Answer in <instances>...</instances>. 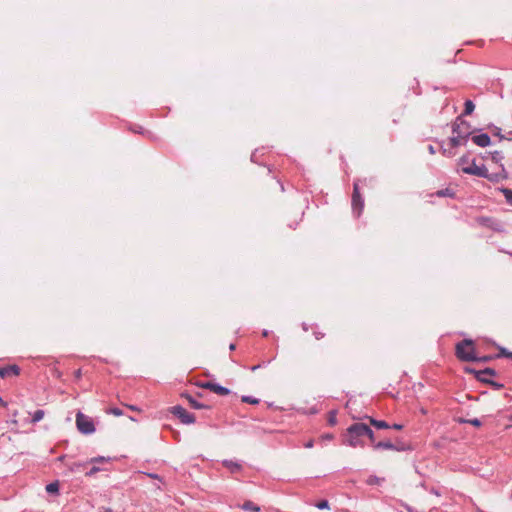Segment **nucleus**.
Listing matches in <instances>:
<instances>
[{
    "instance_id": "680f3d73",
    "label": "nucleus",
    "mask_w": 512,
    "mask_h": 512,
    "mask_svg": "<svg viewBox=\"0 0 512 512\" xmlns=\"http://www.w3.org/2000/svg\"><path fill=\"white\" fill-rule=\"evenodd\" d=\"M263 336H265V337L268 336V331H264Z\"/></svg>"
},
{
    "instance_id": "de8ad7c7",
    "label": "nucleus",
    "mask_w": 512,
    "mask_h": 512,
    "mask_svg": "<svg viewBox=\"0 0 512 512\" xmlns=\"http://www.w3.org/2000/svg\"><path fill=\"white\" fill-rule=\"evenodd\" d=\"M390 428L395 429V430H401L403 428V425L395 423L392 426L390 425Z\"/></svg>"
},
{
    "instance_id": "49530a36",
    "label": "nucleus",
    "mask_w": 512,
    "mask_h": 512,
    "mask_svg": "<svg viewBox=\"0 0 512 512\" xmlns=\"http://www.w3.org/2000/svg\"><path fill=\"white\" fill-rule=\"evenodd\" d=\"M334 438L333 434L327 433L322 436L323 440H332Z\"/></svg>"
},
{
    "instance_id": "39448f33",
    "label": "nucleus",
    "mask_w": 512,
    "mask_h": 512,
    "mask_svg": "<svg viewBox=\"0 0 512 512\" xmlns=\"http://www.w3.org/2000/svg\"><path fill=\"white\" fill-rule=\"evenodd\" d=\"M175 417L179 418L183 424H193L196 421L194 414L189 413L185 408L180 405L173 406L169 409Z\"/></svg>"
},
{
    "instance_id": "393cba45",
    "label": "nucleus",
    "mask_w": 512,
    "mask_h": 512,
    "mask_svg": "<svg viewBox=\"0 0 512 512\" xmlns=\"http://www.w3.org/2000/svg\"><path fill=\"white\" fill-rule=\"evenodd\" d=\"M44 415H45L44 410H41V409L36 410V411L33 413V415H32L31 422H32L33 424H35V423H37V422L41 421V420L43 419Z\"/></svg>"
},
{
    "instance_id": "3c124183",
    "label": "nucleus",
    "mask_w": 512,
    "mask_h": 512,
    "mask_svg": "<svg viewBox=\"0 0 512 512\" xmlns=\"http://www.w3.org/2000/svg\"><path fill=\"white\" fill-rule=\"evenodd\" d=\"M128 409L130 410H133V411H139V408L134 406V405H125Z\"/></svg>"
},
{
    "instance_id": "7c9ffc66",
    "label": "nucleus",
    "mask_w": 512,
    "mask_h": 512,
    "mask_svg": "<svg viewBox=\"0 0 512 512\" xmlns=\"http://www.w3.org/2000/svg\"><path fill=\"white\" fill-rule=\"evenodd\" d=\"M455 148H452L450 145L448 148H445L443 145H441V152L446 157H453L455 156L456 152L454 151Z\"/></svg>"
},
{
    "instance_id": "72a5a7b5",
    "label": "nucleus",
    "mask_w": 512,
    "mask_h": 512,
    "mask_svg": "<svg viewBox=\"0 0 512 512\" xmlns=\"http://www.w3.org/2000/svg\"><path fill=\"white\" fill-rule=\"evenodd\" d=\"M481 374H482V376L487 375V376H491V377H495L498 375L497 371L491 367H486V368L482 369Z\"/></svg>"
},
{
    "instance_id": "473e14b6",
    "label": "nucleus",
    "mask_w": 512,
    "mask_h": 512,
    "mask_svg": "<svg viewBox=\"0 0 512 512\" xmlns=\"http://www.w3.org/2000/svg\"><path fill=\"white\" fill-rule=\"evenodd\" d=\"M498 350H499V352L497 354H494L496 359L501 358V357L508 358L509 353H510V351L508 349H506L505 347L499 346Z\"/></svg>"
},
{
    "instance_id": "6e6552de",
    "label": "nucleus",
    "mask_w": 512,
    "mask_h": 512,
    "mask_svg": "<svg viewBox=\"0 0 512 512\" xmlns=\"http://www.w3.org/2000/svg\"><path fill=\"white\" fill-rule=\"evenodd\" d=\"M454 134L455 135L453 137L449 138V145L452 148H456L460 145H466V143L468 142L466 130L459 132V133H454Z\"/></svg>"
},
{
    "instance_id": "5701e85b",
    "label": "nucleus",
    "mask_w": 512,
    "mask_h": 512,
    "mask_svg": "<svg viewBox=\"0 0 512 512\" xmlns=\"http://www.w3.org/2000/svg\"><path fill=\"white\" fill-rule=\"evenodd\" d=\"M46 491L49 494H58L59 493V482L54 481L46 485Z\"/></svg>"
},
{
    "instance_id": "4c0bfd02",
    "label": "nucleus",
    "mask_w": 512,
    "mask_h": 512,
    "mask_svg": "<svg viewBox=\"0 0 512 512\" xmlns=\"http://www.w3.org/2000/svg\"><path fill=\"white\" fill-rule=\"evenodd\" d=\"M213 383L214 382H212V381L199 382V383H197V386L200 387V388L207 389V390L211 391Z\"/></svg>"
},
{
    "instance_id": "37998d69",
    "label": "nucleus",
    "mask_w": 512,
    "mask_h": 512,
    "mask_svg": "<svg viewBox=\"0 0 512 512\" xmlns=\"http://www.w3.org/2000/svg\"><path fill=\"white\" fill-rule=\"evenodd\" d=\"M469 162V156L468 155H463L462 157H460L459 159V164L460 165H464V164H467Z\"/></svg>"
},
{
    "instance_id": "cd10ccee",
    "label": "nucleus",
    "mask_w": 512,
    "mask_h": 512,
    "mask_svg": "<svg viewBox=\"0 0 512 512\" xmlns=\"http://www.w3.org/2000/svg\"><path fill=\"white\" fill-rule=\"evenodd\" d=\"M500 191L503 193L506 202L512 206V190L508 188H501Z\"/></svg>"
},
{
    "instance_id": "9b49d317",
    "label": "nucleus",
    "mask_w": 512,
    "mask_h": 512,
    "mask_svg": "<svg viewBox=\"0 0 512 512\" xmlns=\"http://www.w3.org/2000/svg\"><path fill=\"white\" fill-rule=\"evenodd\" d=\"M181 397H182V398H184V399H186V400L189 402L190 406H191L193 409H198V410H199V409H209V408H210V406L205 405V404L200 403V402H198L197 400H195V399H194V398H193L189 393H187V392H183V393H181Z\"/></svg>"
},
{
    "instance_id": "a211bd4d",
    "label": "nucleus",
    "mask_w": 512,
    "mask_h": 512,
    "mask_svg": "<svg viewBox=\"0 0 512 512\" xmlns=\"http://www.w3.org/2000/svg\"><path fill=\"white\" fill-rule=\"evenodd\" d=\"M211 391L221 396H226L231 393V391L228 388L223 387L217 383H213Z\"/></svg>"
},
{
    "instance_id": "20e7f679",
    "label": "nucleus",
    "mask_w": 512,
    "mask_h": 512,
    "mask_svg": "<svg viewBox=\"0 0 512 512\" xmlns=\"http://www.w3.org/2000/svg\"><path fill=\"white\" fill-rule=\"evenodd\" d=\"M351 203H352L353 213L356 216H360L363 211V208H364V199H363L362 195L360 194L358 182H354V184H353V193H352Z\"/></svg>"
},
{
    "instance_id": "f704fd0d",
    "label": "nucleus",
    "mask_w": 512,
    "mask_h": 512,
    "mask_svg": "<svg viewBox=\"0 0 512 512\" xmlns=\"http://www.w3.org/2000/svg\"><path fill=\"white\" fill-rule=\"evenodd\" d=\"M485 384L491 386L494 390H501L504 388V384L496 382L492 379H490V381H485Z\"/></svg>"
},
{
    "instance_id": "e2e57ef3",
    "label": "nucleus",
    "mask_w": 512,
    "mask_h": 512,
    "mask_svg": "<svg viewBox=\"0 0 512 512\" xmlns=\"http://www.w3.org/2000/svg\"><path fill=\"white\" fill-rule=\"evenodd\" d=\"M508 358L512 359V352L510 351Z\"/></svg>"
},
{
    "instance_id": "a878e982",
    "label": "nucleus",
    "mask_w": 512,
    "mask_h": 512,
    "mask_svg": "<svg viewBox=\"0 0 512 512\" xmlns=\"http://www.w3.org/2000/svg\"><path fill=\"white\" fill-rule=\"evenodd\" d=\"M457 421L459 423H469V424L473 425L474 427H480L482 425V422L478 418H474V419L459 418Z\"/></svg>"
},
{
    "instance_id": "f03ea898",
    "label": "nucleus",
    "mask_w": 512,
    "mask_h": 512,
    "mask_svg": "<svg viewBox=\"0 0 512 512\" xmlns=\"http://www.w3.org/2000/svg\"><path fill=\"white\" fill-rule=\"evenodd\" d=\"M475 342L472 339H463L455 345V356L462 362H475V360H467L462 358L463 354L477 355L475 350Z\"/></svg>"
},
{
    "instance_id": "0eeeda50",
    "label": "nucleus",
    "mask_w": 512,
    "mask_h": 512,
    "mask_svg": "<svg viewBox=\"0 0 512 512\" xmlns=\"http://www.w3.org/2000/svg\"><path fill=\"white\" fill-rule=\"evenodd\" d=\"M470 128H471V125L469 122H467L466 120H464L462 118V116H458L455 120V122L453 123L452 125V132L453 133H459V132H462V131H465L467 132V139H469L470 135H471V131H470Z\"/></svg>"
},
{
    "instance_id": "052dcab7",
    "label": "nucleus",
    "mask_w": 512,
    "mask_h": 512,
    "mask_svg": "<svg viewBox=\"0 0 512 512\" xmlns=\"http://www.w3.org/2000/svg\"><path fill=\"white\" fill-rule=\"evenodd\" d=\"M64 458H65V455H62V456H60V457L58 458V460H59V461H63V460H64Z\"/></svg>"
},
{
    "instance_id": "7ed1b4c3",
    "label": "nucleus",
    "mask_w": 512,
    "mask_h": 512,
    "mask_svg": "<svg viewBox=\"0 0 512 512\" xmlns=\"http://www.w3.org/2000/svg\"><path fill=\"white\" fill-rule=\"evenodd\" d=\"M77 429L83 434H91L95 431V426L91 418L78 412L76 415Z\"/></svg>"
},
{
    "instance_id": "a19ab883",
    "label": "nucleus",
    "mask_w": 512,
    "mask_h": 512,
    "mask_svg": "<svg viewBox=\"0 0 512 512\" xmlns=\"http://www.w3.org/2000/svg\"><path fill=\"white\" fill-rule=\"evenodd\" d=\"M108 413H111L115 416H122L123 415V411L120 409V408H117V407H112L108 410Z\"/></svg>"
},
{
    "instance_id": "ddd939ff",
    "label": "nucleus",
    "mask_w": 512,
    "mask_h": 512,
    "mask_svg": "<svg viewBox=\"0 0 512 512\" xmlns=\"http://www.w3.org/2000/svg\"><path fill=\"white\" fill-rule=\"evenodd\" d=\"M462 358L467 359V360H475V362H480V363H488V362H491L492 360L496 359L495 355L477 356V355H472V354H467V355L463 354Z\"/></svg>"
},
{
    "instance_id": "603ef678",
    "label": "nucleus",
    "mask_w": 512,
    "mask_h": 512,
    "mask_svg": "<svg viewBox=\"0 0 512 512\" xmlns=\"http://www.w3.org/2000/svg\"><path fill=\"white\" fill-rule=\"evenodd\" d=\"M428 151H429L430 154H435L436 153V150H435V148L432 145L428 146Z\"/></svg>"
},
{
    "instance_id": "58836bf2",
    "label": "nucleus",
    "mask_w": 512,
    "mask_h": 512,
    "mask_svg": "<svg viewBox=\"0 0 512 512\" xmlns=\"http://www.w3.org/2000/svg\"><path fill=\"white\" fill-rule=\"evenodd\" d=\"M110 460V458H105L103 456H98V457H94V458H91L89 461H87V463H102L104 461H108Z\"/></svg>"
},
{
    "instance_id": "09e8293b",
    "label": "nucleus",
    "mask_w": 512,
    "mask_h": 512,
    "mask_svg": "<svg viewBox=\"0 0 512 512\" xmlns=\"http://www.w3.org/2000/svg\"><path fill=\"white\" fill-rule=\"evenodd\" d=\"M314 445V441L313 440H309L308 442L305 443V448H312Z\"/></svg>"
},
{
    "instance_id": "4be33fe9",
    "label": "nucleus",
    "mask_w": 512,
    "mask_h": 512,
    "mask_svg": "<svg viewBox=\"0 0 512 512\" xmlns=\"http://www.w3.org/2000/svg\"><path fill=\"white\" fill-rule=\"evenodd\" d=\"M435 194L438 197H450V198H453L455 196V191L453 189H451V188H445V189L438 190Z\"/></svg>"
},
{
    "instance_id": "f257e3e1",
    "label": "nucleus",
    "mask_w": 512,
    "mask_h": 512,
    "mask_svg": "<svg viewBox=\"0 0 512 512\" xmlns=\"http://www.w3.org/2000/svg\"><path fill=\"white\" fill-rule=\"evenodd\" d=\"M365 433H368L366 424L354 423L347 428L343 443L353 448L364 447L362 437H365Z\"/></svg>"
},
{
    "instance_id": "c9c22d12",
    "label": "nucleus",
    "mask_w": 512,
    "mask_h": 512,
    "mask_svg": "<svg viewBox=\"0 0 512 512\" xmlns=\"http://www.w3.org/2000/svg\"><path fill=\"white\" fill-rule=\"evenodd\" d=\"M504 158L502 152L500 151H494V152H491V159L492 161L498 163L500 161H502Z\"/></svg>"
},
{
    "instance_id": "f3484780",
    "label": "nucleus",
    "mask_w": 512,
    "mask_h": 512,
    "mask_svg": "<svg viewBox=\"0 0 512 512\" xmlns=\"http://www.w3.org/2000/svg\"><path fill=\"white\" fill-rule=\"evenodd\" d=\"M393 450V442L391 440L379 441L374 443V450Z\"/></svg>"
},
{
    "instance_id": "4468645a",
    "label": "nucleus",
    "mask_w": 512,
    "mask_h": 512,
    "mask_svg": "<svg viewBox=\"0 0 512 512\" xmlns=\"http://www.w3.org/2000/svg\"><path fill=\"white\" fill-rule=\"evenodd\" d=\"M361 419H367L372 426H374L377 429H388L390 428V425L384 421V420H377L371 416L364 415Z\"/></svg>"
},
{
    "instance_id": "c756f323",
    "label": "nucleus",
    "mask_w": 512,
    "mask_h": 512,
    "mask_svg": "<svg viewBox=\"0 0 512 512\" xmlns=\"http://www.w3.org/2000/svg\"><path fill=\"white\" fill-rule=\"evenodd\" d=\"M382 481H384L383 478H379L377 477L376 475H370L366 481V483L368 485H378L380 484Z\"/></svg>"
},
{
    "instance_id": "bf43d9fd",
    "label": "nucleus",
    "mask_w": 512,
    "mask_h": 512,
    "mask_svg": "<svg viewBox=\"0 0 512 512\" xmlns=\"http://www.w3.org/2000/svg\"><path fill=\"white\" fill-rule=\"evenodd\" d=\"M277 183H278V184H279V186H280V190H281L282 192H284V190H285V189H284V185H283L281 182H279V181H277Z\"/></svg>"
},
{
    "instance_id": "b1692460",
    "label": "nucleus",
    "mask_w": 512,
    "mask_h": 512,
    "mask_svg": "<svg viewBox=\"0 0 512 512\" xmlns=\"http://www.w3.org/2000/svg\"><path fill=\"white\" fill-rule=\"evenodd\" d=\"M463 370L466 374L473 375L475 379H480V376H482L481 370H476L475 368L469 366L464 367Z\"/></svg>"
},
{
    "instance_id": "4d7b16f0",
    "label": "nucleus",
    "mask_w": 512,
    "mask_h": 512,
    "mask_svg": "<svg viewBox=\"0 0 512 512\" xmlns=\"http://www.w3.org/2000/svg\"><path fill=\"white\" fill-rule=\"evenodd\" d=\"M229 349L230 351H234L236 349V345L234 343H231Z\"/></svg>"
},
{
    "instance_id": "8fccbe9b",
    "label": "nucleus",
    "mask_w": 512,
    "mask_h": 512,
    "mask_svg": "<svg viewBox=\"0 0 512 512\" xmlns=\"http://www.w3.org/2000/svg\"><path fill=\"white\" fill-rule=\"evenodd\" d=\"M401 505L407 510V512H413V508L408 504L402 503Z\"/></svg>"
},
{
    "instance_id": "79ce46f5",
    "label": "nucleus",
    "mask_w": 512,
    "mask_h": 512,
    "mask_svg": "<svg viewBox=\"0 0 512 512\" xmlns=\"http://www.w3.org/2000/svg\"><path fill=\"white\" fill-rule=\"evenodd\" d=\"M493 135L498 136L500 140L504 139L505 137L501 134V128L494 126L493 127Z\"/></svg>"
},
{
    "instance_id": "c03bdc74",
    "label": "nucleus",
    "mask_w": 512,
    "mask_h": 512,
    "mask_svg": "<svg viewBox=\"0 0 512 512\" xmlns=\"http://www.w3.org/2000/svg\"><path fill=\"white\" fill-rule=\"evenodd\" d=\"M313 334H314V337H315L317 340H320V339H322V338H324V337H325V333L320 332V331H314V332H313Z\"/></svg>"
},
{
    "instance_id": "2eb2a0df",
    "label": "nucleus",
    "mask_w": 512,
    "mask_h": 512,
    "mask_svg": "<svg viewBox=\"0 0 512 512\" xmlns=\"http://www.w3.org/2000/svg\"><path fill=\"white\" fill-rule=\"evenodd\" d=\"M222 464L224 467L228 468L232 473H237L242 469L241 464L232 460H224Z\"/></svg>"
},
{
    "instance_id": "f8f14e48",
    "label": "nucleus",
    "mask_w": 512,
    "mask_h": 512,
    "mask_svg": "<svg viewBox=\"0 0 512 512\" xmlns=\"http://www.w3.org/2000/svg\"><path fill=\"white\" fill-rule=\"evenodd\" d=\"M472 141L480 147H487L491 143L490 136L487 133L472 136Z\"/></svg>"
},
{
    "instance_id": "423d86ee",
    "label": "nucleus",
    "mask_w": 512,
    "mask_h": 512,
    "mask_svg": "<svg viewBox=\"0 0 512 512\" xmlns=\"http://www.w3.org/2000/svg\"><path fill=\"white\" fill-rule=\"evenodd\" d=\"M462 171L465 174L474 175V176L484 178L485 176H487L488 169L486 168L485 165L477 166L475 164V159H473L472 164L470 166L463 167Z\"/></svg>"
},
{
    "instance_id": "13d9d810",
    "label": "nucleus",
    "mask_w": 512,
    "mask_h": 512,
    "mask_svg": "<svg viewBox=\"0 0 512 512\" xmlns=\"http://www.w3.org/2000/svg\"><path fill=\"white\" fill-rule=\"evenodd\" d=\"M75 377H76V378H80V377H81V370H77V371L75 372Z\"/></svg>"
},
{
    "instance_id": "bb28decb",
    "label": "nucleus",
    "mask_w": 512,
    "mask_h": 512,
    "mask_svg": "<svg viewBox=\"0 0 512 512\" xmlns=\"http://www.w3.org/2000/svg\"><path fill=\"white\" fill-rule=\"evenodd\" d=\"M327 422L330 426H334L337 424V411L336 410H331L328 413Z\"/></svg>"
},
{
    "instance_id": "2f4dec72",
    "label": "nucleus",
    "mask_w": 512,
    "mask_h": 512,
    "mask_svg": "<svg viewBox=\"0 0 512 512\" xmlns=\"http://www.w3.org/2000/svg\"><path fill=\"white\" fill-rule=\"evenodd\" d=\"M241 401L252 405H256L260 402L258 398H255L253 396H242Z\"/></svg>"
},
{
    "instance_id": "412c9836",
    "label": "nucleus",
    "mask_w": 512,
    "mask_h": 512,
    "mask_svg": "<svg viewBox=\"0 0 512 512\" xmlns=\"http://www.w3.org/2000/svg\"><path fill=\"white\" fill-rule=\"evenodd\" d=\"M87 464H88L87 462H85V463L73 462V463L67 464V467L69 468V470L72 473H75V472H80L81 469L86 467Z\"/></svg>"
},
{
    "instance_id": "6ab92c4d",
    "label": "nucleus",
    "mask_w": 512,
    "mask_h": 512,
    "mask_svg": "<svg viewBox=\"0 0 512 512\" xmlns=\"http://www.w3.org/2000/svg\"><path fill=\"white\" fill-rule=\"evenodd\" d=\"M241 508L243 510L252 511V512H260L261 511L260 506H258L257 504H255L254 502H252L250 500L245 501L243 503V505L241 506Z\"/></svg>"
},
{
    "instance_id": "e433bc0d",
    "label": "nucleus",
    "mask_w": 512,
    "mask_h": 512,
    "mask_svg": "<svg viewBox=\"0 0 512 512\" xmlns=\"http://www.w3.org/2000/svg\"><path fill=\"white\" fill-rule=\"evenodd\" d=\"M315 506L320 509V510H324V509H329L330 508V505H329V502L326 500V499H323V500H320L318 501Z\"/></svg>"
},
{
    "instance_id": "ea45409f",
    "label": "nucleus",
    "mask_w": 512,
    "mask_h": 512,
    "mask_svg": "<svg viewBox=\"0 0 512 512\" xmlns=\"http://www.w3.org/2000/svg\"><path fill=\"white\" fill-rule=\"evenodd\" d=\"M99 471H101V468H99L98 466H93V467H91V469L89 471H87L85 473V475L87 477H91V476L95 475L96 473H98Z\"/></svg>"
},
{
    "instance_id": "9d476101",
    "label": "nucleus",
    "mask_w": 512,
    "mask_h": 512,
    "mask_svg": "<svg viewBox=\"0 0 512 512\" xmlns=\"http://www.w3.org/2000/svg\"><path fill=\"white\" fill-rule=\"evenodd\" d=\"M501 171L499 172H496V173H489L487 171V176H485L484 178L488 179L489 181L491 182H494V183H498L502 180H505L508 178V174L504 168V165L501 164Z\"/></svg>"
},
{
    "instance_id": "dca6fc26",
    "label": "nucleus",
    "mask_w": 512,
    "mask_h": 512,
    "mask_svg": "<svg viewBox=\"0 0 512 512\" xmlns=\"http://www.w3.org/2000/svg\"><path fill=\"white\" fill-rule=\"evenodd\" d=\"M393 450L398 451V452H403V451L411 450V447L409 444H407L399 439H396V441L393 442Z\"/></svg>"
},
{
    "instance_id": "a18cd8bd",
    "label": "nucleus",
    "mask_w": 512,
    "mask_h": 512,
    "mask_svg": "<svg viewBox=\"0 0 512 512\" xmlns=\"http://www.w3.org/2000/svg\"><path fill=\"white\" fill-rule=\"evenodd\" d=\"M491 378H488L487 375L485 376H480V379H476L477 381L485 384V381H490Z\"/></svg>"
},
{
    "instance_id": "864d4df0",
    "label": "nucleus",
    "mask_w": 512,
    "mask_h": 512,
    "mask_svg": "<svg viewBox=\"0 0 512 512\" xmlns=\"http://www.w3.org/2000/svg\"><path fill=\"white\" fill-rule=\"evenodd\" d=\"M0 405L3 407L7 406V402L3 400V398L0 396Z\"/></svg>"
},
{
    "instance_id": "5fc2aeb1",
    "label": "nucleus",
    "mask_w": 512,
    "mask_h": 512,
    "mask_svg": "<svg viewBox=\"0 0 512 512\" xmlns=\"http://www.w3.org/2000/svg\"><path fill=\"white\" fill-rule=\"evenodd\" d=\"M259 368H260V364L252 366L250 368V370L254 372V371L258 370Z\"/></svg>"
},
{
    "instance_id": "6e6d98bb",
    "label": "nucleus",
    "mask_w": 512,
    "mask_h": 512,
    "mask_svg": "<svg viewBox=\"0 0 512 512\" xmlns=\"http://www.w3.org/2000/svg\"><path fill=\"white\" fill-rule=\"evenodd\" d=\"M302 329H303L304 331H308V330H309V326H308V324H306V323H302Z\"/></svg>"
},
{
    "instance_id": "c85d7f7f",
    "label": "nucleus",
    "mask_w": 512,
    "mask_h": 512,
    "mask_svg": "<svg viewBox=\"0 0 512 512\" xmlns=\"http://www.w3.org/2000/svg\"><path fill=\"white\" fill-rule=\"evenodd\" d=\"M367 431H368V433H365V437H367L369 439L370 445L374 449V443H377L376 439H375V434H374L373 430L368 425H367Z\"/></svg>"
},
{
    "instance_id": "aec40b11",
    "label": "nucleus",
    "mask_w": 512,
    "mask_h": 512,
    "mask_svg": "<svg viewBox=\"0 0 512 512\" xmlns=\"http://www.w3.org/2000/svg\"><path fill=\"white\" fill-rule=\"evenodd\" d=\"M474 109H475V105H474L473 101L466 100L464 103V111L461 116L463 117V116L471 115L473 113Z\"/></svg>"
},
{
    "instance_id": "1a4fd4ad",
    "label": "nucleus",
    "mask_w": 512,
    "mask_h": 512,
    "mask_svg": "<svg viewBox=\"0 0 512 512\" xmlns=\"http://www.w3.org/2000/svg\"><path fill=\"white\" fill-rule=\"evenodd\" d=\"M20 372H21V369L16 364L0 367V377L1 378H6L11 375L18 376L20 374Z\"/></svg>"
}]
</instances>
